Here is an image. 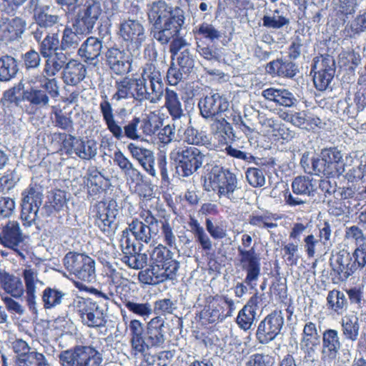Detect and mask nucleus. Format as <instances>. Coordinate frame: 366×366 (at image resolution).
I'll return each instance as SVG.
<instances>
[{
    "label": "nucleus",
    "mask_w": 366,
    "mask_h": 366,
    "mask_svg": "<svg viewBox=\"0 0 366 366\" xmlns=\"http://www.w3.org/2000/svg\"><path fill=\"white\" fill-rule=\"evenodd\" d=\"M0 284L4 290L15 298H21L23 295V285L19 277L0 269Z\"/></svg>",
    "instance_id": "34"
},
{
    "label": "nucleus",
    "mask_w": 366,
    "mask_h": 366,
    "mask_svg": "<svg viewBox=\"0 0 366 366\" xmlns=\"http://www.w3.org/2000/svg\"><path fill=\"white\" fill-rule=\"evenodd\" d=\"M204 168L208 172L207 178L214 191L217 190L219 196L236 201L238 198L234 192L238 190L236 175L223 167L214 164H207Z\"/></svg>",
    "instance_id": "5"
},
{
    "label": "nucleus",
    "mask_w": 366,
    "mask_h": 366,
    "mask_svg": "<svg viewBox=\"0 0 366 366\" xmlns=\"http://www.w3.org/2000/svg\"><path fill=\"white\" fill-rule=\"evenodd\" d=\"M105 56L106 64L112 73L123 76L131 71L132 59L124 50L112 47L107 49Z\"/></svg>",
    "instance_id": "17"
},
{
    "label": "nucleus",
    "mask_w": 366,
    "mask_h": 366,
    "mask_svg": "<svg viewBox=\"0 0 366 366\" xmlns=\"http://www.w3.org/2000/svg\"><path fill=\"white\" fill-rule=\"evenodd\" d=\"M66 296V293L64 291L56 287H46L42 295V301L44 308L51 309L60 305Z\"/></svg>",
    "instance_id": "40"
},
{
    "label": "nucleus",
    "mask_w": 366,
    "mask_h": 366,
    "mask_svg": "<svg viewBox=\"0 0 366 366\" xmlns=\"http://www.w3.org/2000/svg\"><path fill=\"white\" fill-rule=\"evenodd\" d=\"M102 14V4L99 0H86L84 6L78 11L76 24L79 29H85L92 27L94 22H97Z\"/></svg>",
    "instance_id": "21"
},
{
    "label": "nucleus",
    "mask_w": 366,
    "mask_h": 366,
    "mask_svg": "<svg viewBox=\"0 0 366 366\" xmlns=\"http://www.w3.org/2000/svg\"><path fill=\"white\" fill-rule=\"evenodd\" d=\"M36 24L41 28H49L56 24L59 21V16L56 14H51L49 12L47 6L41 10H37V13L34 16Z\"/></svg>",
    "instance_id": "50"
},
{
    "label": "nucleus",
    "mask_w": 366,
    "mask_h": 366,
    "mask_svg": "<svg viewBox=\"0 0 366 366\" xmlns=\"http://www.w3.org/2000/svg\"><path fill=\"white\" fill-rule=\"evenodd\" d=\"M148 21L152 25L151 35L162 45L170 42L185 24V12L180 6L173 7L164 0L147 5Z\"/></svg>",
    "instance_id": "1"
},
{
    "label": "nucleus",
    "mask_w": 366,
    "mask_h": 366,
    "mask_svg": "<svg viewBox=\"0 0 366 366\" xmlns=\"http://www.w3.org/2000/svg\"><path fill=\"white\" fill-rule=\"evenodd\" d=\"M133 78L124 77L115 81L116 92L113 94L112 99L119 102L122 99L132 98L133 89Z\"/></svg>",
    "instance_id": "46"
},
{
    "label": "nucleus",
    "mask_w": 366,
    "mask_h": 366,
    "mask_svg": "<svg viewBox=\"0 0 366 366\" xmlns=\"http://www.w3.org/2000/svg\"><path fill=\"white\" fill-rule=\"evenodd\" d=\"M322 335L317 330V325L307 321L303 327L300 344L320 345Z\"/></svg>",
    "instance_id": "45"
},
{
    "label": "nucleus",
    "mask_w": 366,
    "mask_h": 366,
    "mask_svg": "<svg viewBox=\"0 0 366 366\" xmlns=\"http://www.w3.org/2000/svg\"><path fill=\"white\" fill-rule=\"evenodd\" d=\"M124 304L129 312L143 317L144 320L149 318L153 312L152 306L149 302H139L133 300H125Z\"/></svg>",
    "instance_id": "47"
},
{
    "label": "nucleus",
    "mask_w": 366,
    "mask_h": 366,
    "mask_svg": "<svg viewBox=\"0 0 366 366\" xmlns=\"http://www.w3.org/2000/svg\"><path fill=\"white\" fill-rule=\"evenodd\" d=\"M164 99V106L172 117L174 124L182 119L187 122V117L184 114L182 103L177 93L172 89L167 88L165 89Z\"/></svg>",
    "instance_id": "31"
},
{
    "label": "nucleus",
    "mask_w": 366,
    "mask_h": 366,
    "mask_svg": "<svg viewBox=\"0 0 366 366\" xmlns=\"http://www.w3.org/2000/svg\"><path fill=\"white\" fill-rule=\"evenodd\" d=\"M29 82L30 84L37 83L41 88H44L52 97H56L59 95L56 79H49L46 76L37 75L29 79Z\"/></svg>",
    "instance_id": "51"
},
{
    "label": "nucleus",
    "mask_w": 366,
    "mask_h": 366,
    "mask_svg": "<svg viewBox=\"0 0 366 366\" xmlns=\"http://www.w3.org/2000/svg\"><path fill=\"white\" fill-rule=\"evenodd\" d=\"M331 266L334 274L341 281H345L357 270L355 262H353L352 255L346 250L340 251L336 254Z\"/></svg>",
    "instance_id": "20"
},
{
    "label": "nucleus",
    "mask_w": 366,
    "mask_h": 366,
    "mask_svg": "<svg viewBox=\"0 0 366 366\" xmlns=\"http://www.w3.org/2000/svg\"><path fill=\"white\" fill-rule=\"evenodd\" d=\"M327 164L322 154L320 157H312L311 158V174L315 175L323 174L327 177L332 176V172L330 171Z\"/></svg>",
    "instance_id": "60"
},
{
    "label": "nucleus",
    "mask_w": 366,
    "mask_h": 366,
    "mask_svg": "<svg viewBox=\"0 0 366 366\" xmlns=\"http://www.w3.org/2000/svg\"><path fill=\"white\" fill-rule=\"evenodd\" d=\"M317 181L311 176H298L292 182V193L285 196L287 205L296 207L307 204L309 198L315 195Z\"/></svg>",
    "instance_id": "9"
},
{
    "label": "nucleus",
    "mask_w": 366,
    "mask_h": 366,
    "mask_svg": "<svg viewBox=\"0 0 366 366\" xmlns=\"http://www.w3.org/2000/svg\"><path fill=\"white\" fill-rule=\"evenodd\" d=\"M172 253L170 250L165 247H157L153 249L151 254L152 264H164L169 262V260H174L172 257Z\"/></svg>",
    "instance_id": "63"
},
{
    "label": "nucleus",
    "mask_w": 366,
    "mask_h": 366,
    "mask_svg": "<svg viewBox=\"0 0 366 366\" xmlns=\"http://www.w3.org/2000/svg\"><path fill=\"white\" fill-rule=\"evenodd\" d=\"M19 71L17 62L11 56L0 58V81H8L14 78Z\"/></svg>",
    "instance_id": "42"
},
{
    "label": "nucleus",
    "mask_w": 366,
    "mask_h": 366,
    "mask_svg": "<svg viewBox=\"0 0 366 366\" xmlns=\"http://www.w3.org/2000/svg\"><path fill=\"white\" fill-rule=\"evenodd\" d=\"M64 265L76 278L92 282L95 280V262L84 254L69 252L64 257Z\"/></svg>",
    "instance_id": "8"
},
{
    "label": "nucleus",
    "mask_w": 366,
    "mask_h": 366,
    "mask_svg": "<svg viewBox=\"0 0 366 366\" xmlns=\"http://www.w3.org/2000/svg\"><path fill=\"white\" fill-rule=\"evenodd\" d=\"M290 19L285 13L275 9L271 14H267L262 17V26L272 29H280L290 24Z\"/></svg>",
    "instance_id": "39"
},
{
    "label": "nucleus",
    "mask_w": 366,
    "mask_h": 366,
    "mask_svg": "<svg viewBox=\"0 0 366 366\" xmlns=\"http://www.w3.org/2000/svg\"><path fill=\"white\" fill-rule=\"evenodd\" d=\"M59 44V39L54 34L51 36L47 34L40 45V51L43 56H49L53 52L55 53L56 50H60V47H58Z\"/></svg>",
    "instance_id": "61"
},
{
    "label": "nucleus",
    "mask_w": 366,
    "mask_h": 366,
    "mask_svg": "<svg viewBox=\"0 0 366 366\" xmlns=\"http://www.w3.org/2000/svg\"><path fill=\"white\" fill-rule=\"evenodd\" d=\"M227 119H229L227 114V116L222 115L219 117L214 118V119H212L213 121L212 129L217 134H219L223 137L226 136L229 139H233L234 137L233 129Z\"/></svg>",
    "instance_id": "48"
},
{
    "label": "nucleus",
    "mask_w": 366,
    "mask_h": 366,
    "mask_svg": "<svg viewBox=\"0 0 366 366\" xmlns=\"http://www.w3.org/2000/svg\"><path fill=\"white\" fill-rule=\"evenodd\" d=\"M23 241L20 225L17 222H9L0 234V242L4 246L16 251L20 256L23 253L19 249V244Z\"/></svg>",
    "instance_id": "23"
},
{
    "label": "nucleus",
    "mask_w": 366,
    "mask_h": 366,
    "mask_svg": "<svg viewBox=\"0 0 366 366\" xmlns=\"http://www.w3.org/2000/svg\"><path fill=\"white\" fill-rule=\"evenodd\" d=\"M202 316L207 319L209 323L222 320L225 317L223 314V307L216 302H212L205 307L202 312Z\"/></svg>",
    "instance_id": "54"
},
{
    "label": "nucleus",
    "mask_w": 366,
    "mask_h": 366,
    "mask_svg": "<svg viewBox=\"0 0 366 366\" xmlns=\"http://www.w3.org/2000/svg\"><path fill=\"white\" fill-rule=\"evenodd\" d=\"M152 267L159 284L167 280L174 279L179 267V263L177 260H169L164 264H152Z\"/></svg>",
    "instance_id": "35"
},
{
    "label": "nucleus",
    "mask_w": 366,
    "mask_h": 366,
    "mask_svg": "<svg viewBox=\"0 0 366 366\" xmlns=\"http://www.w3.org/2000/svg\"><path fill=\"white\" fill-rule=\"evenodd\" d=\"M61 74L66 84L75 86L85 78L86 67L77 60L70 59Z\"/></svg>",
    "instance_id": "29"
},
{
    "label": "nucleus",
    "mask_w": 366,
    "mask_h": 366,
    "mask_svg": "<svg viewBox=\"0 0 366 366\" xmlns=\"http://www.w3.org/2000/svg\"><path fill=\"white\" fill-rule=\"evenodd\" d=\"M200 114L206 119H214L229 112V102L219 93L212 92L201 98L198 103Z\"/></svg>",
    "instance_id": "14"
},
{
    "label": "nucleus",
    "mask_w": 366,
    "mask_h": 366,
    "mask_svg": "<svg viewBox=\"0 0 366 366\" xmlns=\"http://www.w3.org/2000/svg\"><path fill=\"white\" fill-rule=\"evenodd\" d=\"M341 330L345 340L352 342L357 340L360 335V323L356 316H349L342 318L340 321Z\"/></svg>",
    "instance_id": "36"
},
{
    "label": "nucleus",
    "mask_w": 366,
    "mask_h": 366,
    "mask_svg": "<svg viewBox=\"0 0 366 366\" xmlns=\"http://www.w3.org/2000/svg\"><path fill=\"white\" fill-rule=\"evenodd\" d=\"M24 282L26 283V302L29 307L34 314L37 313L36 307V292L38 285L42 286L44 284L38 278L37 269L31 268V265H24Z\"/></svg>",
    "instance_id": "22"
},
{
    "label": "nucleus",
    "mask_w": 366,
    "mask_h": 366,
    "mask_svg": "<svg viewBox=\"0 0 366 366\" xmlns=\"http://www.w3.org/2000/svg\"><path fill=\"white\" fill-rule=\"evenodd\" d=\"M28 89L24 91V99L28 100L31 104L37 106H45L48 104L49 99L44 91L40 90V86L37 83L30 84L29 79L27 81Z\"/></svg>",
    "instance_id": "38"
},
{
    "label": "nucleus",
    "mask_w": 366,
    "mask_h": 366,
    "mask_svg": "<svg viewBox=\"0 0 366 366\" xmlns=\"http://www.w3.org/2000/svg\"><path fill=\"white\" fill-rule=\"evenodd\" d=\"M159 229V220L150 212H147L144 217V222L133 219L129 224V229L135 239L140 242L147 244L158 236Z\"/></svg>",
    "instance_id": "15"
},
{
    "label": "nucleus",
    "mask_w": 366,
    "mask_h": 366,
    "mask_svg": "<svg viewBox=\"0 0 366 366\" xmlns=\"http://www.w3.org/2000/svg\"><path fill=\"white\" fill-rule=\"evenodd\" d=\"M177 64L185 74H190L194 67L195 59L189 49H184L177 56Z\"/></svg>",
    "instance_id": "57"
},
{
    "label": "nucleus",
    "mask_w": 366,
    "mask_h": 366,
    "mask_svg": "<svg viewBox=\"0 0 366 366\" xmlns=\"http://www.w3.org/2000/svg\"><path fill=\"white\" fill-rule=\"evenodd\" d=\"M63 140V147L69 154H75L80 159L90 160L97 154V144L92 139L83 140L71 134H59Z\"/></svg>",
    "instance_id": "13"
},
{
    "label": "nucleus",
    "mask_w": 366,
    "mask_h": 366,
    "mask_svg": "<svg viewBox=\"0 0 366 366\" xmlns=\"http://www.w3.org/2000/svg\"><path fill=\"white\" fill-rule=\"evenodd\" d=\"M64 50H56V52L47 56L44 72L47 76H54L61 69H64L70 60Z\"/></svg>",
    "instance_id": "32"
},
{
    "label": "nucleus",
    "mask_w": 366,
    "mask_h": 366,
    "mask_svg": "<svg viewBox=\"0 0 366 366\" xmlns=\"http://www.w3.org/2000/svg\"><path fill=\"white\" fill-rule=\"evenodd\" d=\"M99 110L107 129L116 139L121 140L124 137L132 140L142 138L139 132L140 119L134 117L122 127L115 119L114 109L107 96L99 103Z\"/></svg>",
    "instance_id": "4"
},
{
    "label": "nucleus",
    "mask_w": 366,
    "mask_h": 366,
    "mask_svg": "<svg viewBox=\"0 0 366 366\" xmlns=\"http://www.w3.org/2000/svg\"><path fill=\"white\" fill-rule=\"evenodd\" d=\"M78 14L72 24L73 29L66 26L64 29L60 44V48L61 50L68 51L76 49L81 41L82 36L91 34L97 23L94 22L92 26L89 28V29L86 27L85 29L83 28L79 29V26L76 24Z\"/></svg>",
    "instance_id": "18"
},
{
    "label": "nucleus",
    "mask_w": 366,
    "mask_h": 366,
    "mask_svg": "<svg viewBox=\"0 0 366 366\" xmlns=\"http://www.w3.org/2000/svg\"><path fill=\"white\" fill-rule=\"evenodd\" d=\"M285 323L284 315L280 310H274L267 315L259 324L256 338L262 345L274 340L281 332Z\"/></svg>",
    "instance_id": "11"
},
{
    "label": "nucleus",
    "mask_w": 366,
    "mask_h": 366,
    "mask_svg": "<svg viewBox=\"0 0 366 366\" xmlns=\"http://www.w3.org/2000/svg\"><path fill=\"white\" fill-rule=\"evenodd\" d=\"M114 162L120 168L122 172L132 181L138 179L140 172L134 167L130 160L120 151L114 152L113 157Z\"/></svg>",
    "instance_id": "37"
},
{
    "label": "nucleus",
    "mask_w": 366,
    "mask_h": 366,
    "mask_svg": "<svg viewBox=\"0 0 366 366\" xmlns=\"http://www.w3.org/2000/svg\"><path fill=\"white\" fill-rule=\"evenodd\" d=\"M262 95L267 100L285 107H293L298 103V99L295 94L286 89L270 87L264 89L262 92Z\"/></svg>",
    "instance_id": "26"
},
{
    "label": "nucleus",
    "mask_w": 366,
    "mask_h": 366,
    "mask_svg": "<svg viewBox=\"0 0 366 366\" xmlns=\"http://www.w3.org/2000/svg\"><path fill=\"white\" fill-rule=\"evenodd\" d=\"M24 366H49L41 353L29 347L24 341Z\"/></svg>",
    "instance_id": "52"
},
{
    "label": "nucleus",
    "mask_w": 366,
    "mask_h": 366,
    "mask_svg": "<svg viewBox=\"0 0 366 366\" xmlns=\"http://www.w3.org/2000/svg\"><path fill=\"white\" fill-rule=\"evenodd\" d=\"M345 238L353 242L357 247L366 246V235L362 229L357 225L347 227Z\"/></svg>",
    "instance_id": "55"
},
{
    "label": "nucleus",
    "mask_w": 366,
    "mask_h": 366,
    "mask_svg": "<svg viewBox=\"0 0 366 366\" xmlns=\"http://www.w3.org/2000/svg\"><path fill=\"white\" fill-rule=\"evenodd\" d=\"M170 158L177 164V173L182 177H189L203 164L206 156L197 147H179L170 153Z\"/></svg>",
    "instance_id": "7"
},
{
    "label": "nucleus",
    "mask_w": 366,
    "mask_h": 366,
    "mask_svg": "<svg viewBox=\"0 0 366 366\" xmlns=\"http://www.w3.org/2000/svg\"><path fill=\"white\" fill-rule=\"evenodd\" d=\"M256 314L254 310L249 307V306H244L237 315V325L244 331L249 330L253 325Z\"/></svg>",
    "instance_id": "53"
},
{
    "label": "nucleus",
    "mask_w": 366,
    "mask_h": 366,
    "mask_svg": "<svg viewBox=\"0 0 366 366\" xmlns=\"http://www.w3.org/2000/svg\"><path fill=\"white\" fill-rule=\"evenodd\" d=\"M132 98L138 102H159L164 94V84L160 71L152 63L146 64L141 76L133 78Z\"/></svg>",
    "instance_id": "2"
},
{
    "label": "nucleus",
    "mask_w": 366,
    "mask_h": 366,
    "mask_svg": "<svg viewBox=\"0 0 366 366\" xmlns=\"http://www.w3.org/2000/svg\"><path fill=\"white\" fill-rule=\"evenodd\" d=\"M4 98L11 104L21 107L23 102V80H20L19 84L11 89L4 92Z\"/></svg>",
    "instance_id": "59"
},
{
    "label": "nucleus",
    "mask_w": 366,
    "mask_h": 366,
    "mask_svg": "<svg viewBox=\"0 0 366 366\" xmlns=\"http://www.w3.org/2000/svg\"><path fill=\"white\" fill-rule=\"evenodd\" d=\"M164 320L157 316L152 318L147 324L146 330L147 342L150 348L162 347L165 342V335L163 332Z\"/></svg>",
    "instance_id": "24"
},
{
    "label": "nucleus",
    "mask_w": 366,
    "mask_h": 366,
    "mask_svg": "<svg viewBox=\"0 0 366 366\" xmlns=\"http://www.w3.org/2000/svg\"><path fill=\"white\" fill-rule=\"evenodd\" d=\"M41 203V194L34 188H31L26 196L24 197V210L36 214L38 208Z\"/></svg>",
    "instance_id": "58"
},
{
    "label": "nucleus",
    "mask_w": 366,
    "mask_h": 366,
    "mask_svg": "<svg viewBox=\"0 0 366 366\" xmlns=\"http://www.w3.org/2000/svg\"><path fill=\"white\" fill-rule=\"evenodd\" d=\"M48 202L44 208L46 212L49 215L54 211H60L66 204V193L62 190L51 191L48 194Z\"/></svg>",
    "instance_id": "43"
},
{
    "label": "nucleus",
    "mask_w": 366,
    "mask_h": 366,
    "mask_svg": "<svg viewBox=\"0 0 366 366\" xmlns=\"http://www.w3.org/2000/svg\"><path fill=\"white\" fill-rule=\"evenodd\" d=\"M62 366H102L103 355L92 345H76L59 355Z\"/></svg>",
    "instance_id": "6"
},
{
    "label": "nucleus",
    "mask_w": 366,
    "mask_h": 366,
    "mask_svg": "<svg viewBox=\"0 0 366 366\" xmlns=\"http://www.w3.org/2000/svg\"><path fill=\"white\" fill-rule=\"evenodd\" d=\"M94 294L97 295V300L79 298L74 301V307L84 325L89 327H102L107 322L109 298L97 290H94Z\"/></svg>",
    "instance_id": "3"
},
{
    "label": "nucleus",
    "mask_w": 366,
    "mask_h": 366,
    "mask_svg": "<svg viewBox=\"0 0 366 366\" xmlns=\"http://www.w3.org/2000/svg\"><path fill=\"white\" fill-rule=\"evenodd\" d=\"M266 71L272 76L292 78L298 71V68L295 63L290 60L277 59L267 64Z\"/></svg>",
    "instance_id": "30"
},
{
    "label": "nucleus",
    "mask_w": 366,
    "mask_h": 366,
    "mask_svg": "<svg viewBox=\"0 0 366 366\" xmlns=\"http://www.w3.org/2000/svg\"><path fill=\"white\" fill-rule=\"evenodd\" d=\"M321 340L322 360L329 363L335 362L342 346L339 332L335 329H326L322 333Z\"/></svg>",
    "instance_id": "16"
},
{
    "label": "nucleus",
    "mask_w": 366,
    "mask_h": 366,
    "mask_svg": "<svg viewBox=\"0 0 366 366\" xmlns=\"http://www.w3.org/2000/svg\"><path fill=\"white\" fill-rule=\"evenodd\" d=\"M246 178L249 184L254 187H261L265 184L264 172L258 168H248L246 172Z\"/></svg>",
    "instance_id": "62"
},
{
    "label": "nucleus",
    "mask_w": 366,
    "mask_h": 366,
    "mask_svg": "<svg viewBox=\"0 0 366 366\" xmlns=\"http://www.w3.org/2000/svg\"><path fill=\"white\" fill-rule=\"evenodd\" d=\"M347 300L342 292L336 290L329 292L327 297V305L329 309L341 315L347 310Z\"/></svg>",
    "instance_id": "41"
},
{
    "label": "nucleus",
    "mask_w": 366,
    "mask_h": 366,
    "mask_svg": "<svg viewBox=\"0 0 366 366\" xmlns=\"http://www.w3.org/2000/svg\"><path fill=\"white\" fill-rule=\"evenodd\" d=\"M148 257L144 253H140L137 250L135 254L124 255L122 261L130 268L134 269H142L147 264Z\"/></svg>",
    "instance_id": "56"
},
{
    "label": "nucleus",
    "mask_w": 366,
    "mask_h": 366,
    "mask_svg": "<svg viewBox=\"0 0 366 366\" xmlns=\"http://www.w3.org/2000/svg\"><path fill=\"white\" fill-rule=\"evenodd\" d=\"M119 34L124 41L134 44L137 49L147 38L143 24L137 20L129 19L120 23Z\"/></svg>",
    "instance_id": "19"
},
{
    "label": "nucleus",
    "mask_w": 366,
    "mask_h": 366,
    "mask_svg": "<svg viewBox=\"0 0 366 366\" xmlns=\"http://www.w3.org/2000/svg\"><path fill=\"white\" fill-rule=\"evenodd\" d=\"M312 71L335 74L336 64L334 57L329 54L315 57L314 59Z\"/></svg>",
    "instance_id": "49"
},
{
    "label": "nucleus",
    "mask_w": 366,
    "mask_h": 366,
    "mask_svg": "<svg viewBox=\"0 0 366 366\" xmlns=\"http://www.w3.org/2000/svg\"><path fill=\"white\" fill-rule=\"evenodd\" d=\"M119 209L116 201L112 199L108 203L101 202L98 206L95 224L106 234L111 237L115 234L119 225L117 216Z\"/></svg>",
    "instance_id": "12"
},
{
    "label": "nucleus",
    "mask_w": 366,
    "mask_h": 366,
    "mask_svg": "<svg viewBox=\"0 0 366 366\" xmlns=\"http://www.w3.org/2000/svg\"><path fill=\"white\" fill-rule=\"evenodd\" d=\"M146 335H143L130 338V344L132 351L135 356L140 355L144 356L147 351L150 349L149 345L147 342Z\"/></svg>",
    "instance_id": "64"
},
{
    "label": "nucleus",
    "mask_w": 366,
    "mask_h": 366,
    "mask_svg": "<svg viewBox=\"0 0 366 366\" xmlns=\"http://www.w3.org/2000/svg\"><path fill=\"white\" fill-rule=\"evenodd\" d=\"M103 48L102 40L94 36L88 37L78 50L79 55L87 63L96 64Z\"/></svg>",
    "instance_id": "28"
},
{
    "label": "nucleus",
    "mask_w": 366,
    "mask_h": 366,
    "mask_svg": "<svg viewBox=\"0 0 366 366\" xmlns=\"http://www.w3.org/2000/svg\"><path fill=\"white\" fill-rule=\"evenodd\" d=\"M182 120L179 122H177V123L174 124V128H177V136L178 138L189 144L205 145L208 143L209 140L206 135L189 125L190 120H189L187 124H184V125H182Z\"/></svg>",
    "instance_id": "25"
},
{
    "label": "nucleus",
    "mask_w": 366,
    "mask_h": 366,
    "mask_svg": "<svg viewBox=\"0 0 366 366\" xmlns=\"http://www.w3.org/2000/svg\"><path fill=\"white\" fill-rule=\"evenodd\" d=\"M238 265L246 272L244 283L252 289L256 286V282L260 276L261 263L259 255L255 252L254 247L244 249L242 247H237Z\"/></svg>",
    "instance_id": "10"
},
{
    "label": "nucleus",
    "mask_w": 366,
    "mask_h": 366,
    "mask_svg": "<svg viewBox=\"0 0 366 366\" xmlns=\"http://www.w3.org/2000/svg\"><path fill=\"white\" fill-rule=\"evenodd\" d=\"M195 38L197 36L214 42L222 38V33L213 24L208 22H202L193 30Z\"/></svg>",
    "instance_id": "44"
},
{
    "label": "nucleus",
    "mask_w": 366,
    "mask_h": 366,
    "mask_svg": "<svg viewBox=\"0 0 366 366\" xmlns=\"http://www.w3.org/2000/svg\"><path fill=\"white\" fill-rule=\"evenodd\" d=\"M127 148L132 157L139 162L145 171L151 176L156 177L153 152L134 143L129 144Z\"/></svg>",
    "instance_id": "27"
},
{
    "label": "nucleus",
    "mask_w": 366,
    "mask_h": 366,
    "mask_svg": "<svg viewBox=\"0 0 366 366\" xmlns=\"http://www.w3.org/2000/svg\"><path fill=\"white\" fill-rule=\"evenodd\" d=\"M321 153L332 172V177L340 176L345 172V163L340 151L336 148H330L322 150Z\"/></svg>",
    "instance_id": "33"
}]
</instances>
